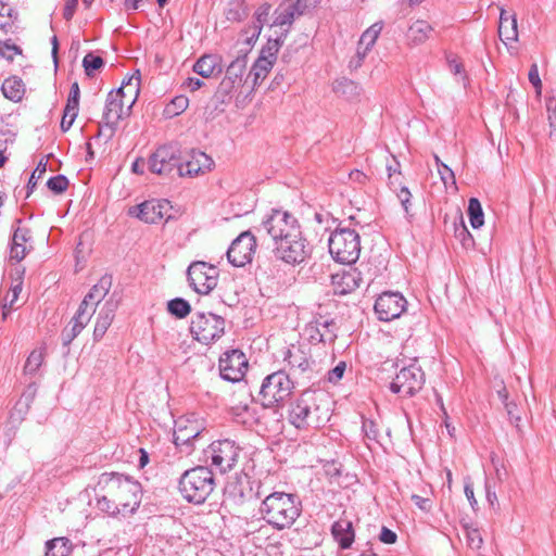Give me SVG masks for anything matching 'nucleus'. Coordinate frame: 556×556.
<instances>
[{"label": "nucleus", "instance_id": "47", "mask_svg": "<svg viewBox=\"0 0 556 556\" xmlns=\"http://www.w3.org/2000/svg\"><path fill=\"white\" fill-rule=\"evenodd\" d=\"M70 181L64 175H56L47 181V187L55 194H61L68 188Z\"/></svg>", "mask_w": 556, "mask_h": 556}, {"label": "nucleus", "instance_id": "61", "mask_svg": "<svg viewBox=\"0 0 556 556\" xmlns=\"http://www.w3.org/2000/svg\"><path fill=\"white\" fill-rule=\"evenodd\" d=\"M79 108V99H70L67 98L66 105L64 108V112L67 116H72V119H75L78 115Z\"/></svg>", "mask_w": 556, "mask_h": 556}, {"label": "nucleus", "instance_id": "35", "mask_svg": "<svg viewBox=\"0 0 556 556\" xmlns=\"http://www.w3.org/2000/svg\"><path fill=\"white\" fill-rule=\"evenodd\" d=\"M167 311L176 318L182 319L191 313V305L182 298H175L167 302Z\"/></svg>", "mask_w": 556, "mask_h": 556}, {"label": "nucleus", "instance_id": "5", "mask_svg": "<svg viewBox=\"0 0 556 556\" xmlns=\"http://www.w3.org/2000/svg\"><path fill=\"white\" fill-rule=\"evenodd\" d=\"M327 395L321 391L305 390L291 404L289 421L298 429L318 428L328 418V408L323 410L321 404Z\"/></svg>", "mask_w": 556, "mask_h": 556}, {"label": "nucleus", "instance_id": "31", "mask_svg": "<svg viewBox=\"0 0 556 556\" xmlns=\"http://www.w3.org/2000/svg\"><path fill=\"white\" fill-rule=\"evenodd\" d=\"M273 65L274 63L270 62V59H266L265 56H258V59L255 61L248 75L249 77H253L254 86L267 76Z\"/></svg>", "mask_w": 556, "mask_h": 556}, {"label": "nucleus", "instance_id": "37", "mask_svg": "<svg viewBox=\"0 0 556 556\" xmlns=\"http://www.w3.org/2000/svg\"><path fill=\"white\" fill-rule=\"evenodd\" d=\"M96 313V308L87 304V301H81L76 314L72 318L71 323H75L83 329L88 325L92 315Z\"/></svg>", "mask_w": 556, "mask_h": 556}, {"label": "nucleus", "instance_id": "45", "mask_svg": "<svg viewBox=\"0 0 556 556\" xmlns=\"http://www.w3.org/2000/svg\"><path fill=\"white\" fill-rule=\"evenodd\" d=\"M22 291V282L16 283L10 289V292L4 298V305L2 309V319L5 320L8 315L10 314L14 302L18 299V295Z\"/></svg>", "mask_w": 556, "mask_h": 556}, {"label": "nucleus", "instance_id": "63", "mask_svg": "<svg viewBox=\"0 0 556 556\" xmlns=\"http://www.w3.org/2000/svg\"><path fill=\"white\" fill-rule=\"evenodd\" d=\"M12 11L13 9L9 4L3 1L0 2V27H4L8 24V21L3 20L11 17Z\"/></svg>", "mask_w": 556, "mask_h": 556}, {"label": "nucleus", "instance_id": "26", "mask_svg": "<svg viewBox=\"0 0 556 556\" xmlns=\"http://www.w3.org/2000/svg\"><path fill=\"white\" fill-rule=\"evenodd\" d=\"M432 30L433 28L428 22L418 20L409 26L407 38L412 43L420 45L429 38Z\"/></svg>", "mask_w": 556, "mask_h": 556}, {"label": "nucleus", "instance_id": "41", "mask_svg": "<svg viewBox=\"0 0 556 556\" xmlns=\"http://www.w3.org/2000/svg\"><path fill=\"white\" fill-rule=\"evenodd\" d=\"M104 65V61L101 56L94 55L89 52L84 56L83 66L87 76L92 77L94 71L100 70Z\"/></svg>", "mask_w": 556, "mask_h": 556}, {"label": "nucleus", "instance_id": "13", "mask_svg": "<svg viewBox=\"0 0 556 556\" xmlns=\"http://www.w3.org/2000/svg\"><path fill=\"white\" fill-rule=\"evenodd\" d=\"M210 453L212 465L220 472L226 473L236 467L241 447L229 439L217 440L211 443Z\"/></svg>", "mask_w": 556, "mask_h": 556}, {"label": "nucleus", "instance_id": "60", "mask_svg": "<svg viewBox=\"0 0 556 556\" xmlns=\"http://www.w3.org/2000/svg\"><path fill=\"white\" fill-rule=\"evenodd\" d=\"M528 77H529V81L532 84V86L540 92L542 83H541V78L539 75V68H538L536 63H533L531 65V67L529 70Z\"/></svg>", "mask_w": 556, "mask_h": 556}, {"label": "nucleus", "instance_id": "2", "mask_svg": "<svg viewBox=\"0 0 556 556\" xmlns=\"http://www.w3.org/2000/svg\"><path fill=\"white\" fill-rule=\"evenodd\" d=\"M140 494L139 482L117 472H103L96 486L97 507L111 516H126L139 507Z\"/></svg>", "mask_w": 556, "mask_h": 556}, {"label": "nucleus", "instance_id": "62", "mask_svg": "<svg viewBox=\"0 0 556 556\" xmlns=\"http://www.w3.org/2000/svg\"><path fill=\"white\" fill-rule=\"evenodd\" d=\"M379 539L382 543L393 544L396 542L397 535L394 531L388 529L387 527H382Z\"/></svg>", "mask_w": 556, "mask_h": 556}, {"label": "nucleus", "instance_id": "57", "mask_svg": "<svg viewBox=\"0 0 556 556\" xmlns=\"http://www.w3.org/2000/svg\"><path fill=\"white\" fill-rule=\"evenodd\" d=\"M410 500L414 504L422 511L428 513L432 508V501L429 497H424L417 494H413Z\"/></svg>", "mask_w": 556, "mask_h": 556}, {"label": "nucleus", "instance_id": "33", "mask_svg": "<svg viewBox=\"0 0 556 556\" xmlns=\"http://www.w3.org/2000/svg\"><path fill=\"white\" fill-rule=\"evenodd\" d=\"M454 235L463 248L469 249L473 247V237L466 227L463 215L460 213H458V223H454Z\"/></svg>", "mask_w": 556, "mask_h": 556}, {"label": "nucleus", "instance_id": "11", "mask_svg": "<svg viewBox=\"0 0 556 556\" xmlns=\"http://www.w3.org/2000/svg\"><path fill=\"white\" fill-rule=\"evenodd\" d=\"M187 278L197 293L207 294L217 286L218 269L208 263L195 261L189 265Z\"/></svg>", "mask_w": 556, "mask_h": 556}, {"label": "nucleus", "instance_id": "58", "mask_svg": "<svg viewBox=\"0 0 556 556\" xmlns=\"http://www.w3.org/2000/svg\"><path fill=\"white\" fill-rule=\"evenodd\" d=\"M397 163L396 167H393L392 165L387 166L389 173V186L392 190H396L397 185L400 186L401 172L397 169Z\"/></svg>", "mask_w": 556, "mask_h": 556}, {"label": "nucleus", "instance_id": "34", "mask_svg": "<svg viewBox=\"0 0 556 556\" xmlns=\"http://www.w3.org/2000/svg\"><path fill=\"white\" fill-rule=\"evenodd\" d=\"M467 213L472 228H480L484 224L482 206L477 198L469 199Z\"/></svg>", "mask_w": 556, "mask_h": 556}, {"label": "nucleus", "instance_id": "43", "mask_svg": "<svg viewBox=\"0 0 556 556\" xmlns=\"http://www.w3.org/2000/svg\"><path fill=\"white\" fill-rule=\"evenodd\" d=\"M283 43V37H279L276 39H268L265 47H263L260 56H265L266 59H270V62L275 63L277 59V53L280 47Z\"/></svg>", "mask_w": 556, "mask_h": 556}, {"label": "nucleus", "instance_id": "15", "mask_svg": "<svg viewBox=\"0 0 556 556\" xmlns=\"http://www.w3.org/2000/svg\"><path fill=\"white\" fill-rule=\"evenodd\" d=\"M256 249V239L250 231L241 232L230 244L227 258L236 267H243L252 261Z\"/></svg>", "mask_w": 556, "mask_h": 556}, {"label": "nucleus", "instance_id": "53", "mask_svg": "<svg viewBox=\"0 0 556 556\" xmlns=\"http://www.w3.org/2000/svg\"><path fill=\"white\" fill-rule=\"evenodd\" d=\"M21 53H22V50L16 45L5 42L2 46H0V56L7 59L9 61H12L14 59L15 54H21Z\"/></svg>", "mask_w": 556, "mask_h": 556}, {"label": "nucleus", "instance_id": "55", "mask_svg": "<svg viewBox=\"0 0 556 556\" xmlns=\"http://www.w3.org/2000/svg\"><path fill=\"white\" fill-rule=\"evenodd\" d=\"M368 51L369 50H366V47L363 48V46L358 45L355 55L349 62V67L351 70H357L361 67Z\"/></svg>", "mask_w": 556, "mask_h": 556}, {"label": "nucleus", "instance_id": "46", "mask_svg": "<svg viewBox=\"0 0 556 556\" xmlns=\"http://www.w3.org/2000/svg\"><path fill=\"white\" fill-rule=\"evenodd\" d=\"M465 538H466L467 545L471 549L477 551V549L481 548V546L483 544V539H482L481 532L478 528L466 526L465 527Z\"/></svg>", "mask_w": 556, "mask_h": 556}, {"label": "nucleus", "instance_id": "6", "mask_svg": "<svg viewBox=\"0 0 556 556\" xmlns=\"http://www.w3.org/2000/svg\"><path fill=\"white\" fill-rule=\"evenodd\" d=\"M179 492L192 504H203L216 486L215 476L206 466L186 470L179 479Z\"/></svg>", "mask_w": 556, "mask_h": 556}, {"label": "nucleus", "instance_id": "25", "mask_svg": "<svg viewBox=\"0 0 556 556\" xmlns=\"http://www.w3.org/2000/svg\"><path fill=\"white\" fill-rule=\"evenodd\" d=\"M274 15L275 18L273 26H288L285 33L281 34V37L286 38L290 26L293 24L295 17L298 16L286 0L276 8Z\"/></svg>", "mask_w": 556, "mask_h": 556}, {"label": "nucleus", "instance_id": "44", "mask_svg": "<svg viewBox=\"0 0 556 556\" xmlns=\"http://www.w3.org/2000/svg\"><path fill=\"white\" fill-rule=\"evenodd\" d=\"M435 164L438 166V172L443 181L444 186L447 188L448 186H456V179L454 172L444 164L438 155H434Z\"/></svg>", "mask_w": 556, "mask_h": 556}, {"label": "nucleus", "instance_id": "28", "mask_svg": "<svg viewBox=\"0 0 556 556\" xmlns=\"http://www.w3.org/2000/svg\"><path fill=\"white\" fill-rule=\"evenodd\" d=\"M248 64L247 52L244 54H239L226 68V78L233 80L237 85L242 84V77L245 72Z\"/></svg>", "mask_w": 556, "mask_h": 556}, {"label": "nucleus", "instance_id": "4", "mask_svg": "<svg viewBox=\"0 0 556 556\" xmlns=\"http://www.w3.org/2000/svg\"><path fill=\"white\" fill-rule=\"evenodd\" d=\"M301 510L302 504L298 496L285 492H274L267 495L260 506L262 518L278 530L291 527Z\"/></svg>", "mask_w": 556, "mask_h": 556}, {"label": "nucleus", "instance_id": "22", "mask_svg": "<svg viewBox=\"0 0 556 556\" xmlns=\"http://www.w3.org/2000/svg\"><path fill=\"white\" fill-rule=\"evenodd\" d=\"M1 91L4 98L12 102H21L25 96L26 87L18 76H10L2 83Z\"/></svg>", "mask_w": 556, "mask_h": 556}, {"label": "nucleus", "instance_id": "59", "mask_svg": "<svg viewBox=\"0 0 556 556\" xmlns=\"http://www.w3.org/2000/svg\"><path fill=\"white\" fill-rule=\"evenodd\" d=\"M26 245L22 243H11L10 256L16 262H21L26 256Z\"/></svg>", "mask_w": 556, "mask_h": 556}, {"label": "nucleus", "instance_id": "24", "mask_svg": "<svg viewBox=\"0 0 556 556\" xmlns=\"http://www.w3.org/2000/svg\"><path fill=\"white\" fill-rule=\"evenodd\" d=\"M193 71L203 78H210L215 73H222L219 58L214 54H204L193 65Z\"/></svg>", "mask_w": 556, "mask_h": 556}, {"label": "nucleus", "instance_id": "20", "mask_svg": "<svg viewBox=\"0 0 556 556\" xmlns=\"http://www.w3.org/2000/svg\"><path fill=\"white\" fill-rule=\"evenodd\" d=\"M117 306H118V299H116V295L113 294L101 307V309L97 316V320H96V325H94V329H93L94 341H100L103 338V336L105 334V332L108 331L109 327L111 326V324L114 319L115 311L117 309Z\"/></svg>", "mask_w": 556, "mask_h": 556}, {"label": "nucleus", "instance_id": "3", "mask_svg": "<svg viewBox=\"0 0 556 556\" xmlns=\"http://www.w3.org/2000/svg\"><path fill=\"white\" fill-rule=\"evenodd\" d=\"M140 77H130L127 81L123 80L122 86L116 90H111L105 100L103 110V125H100L98 136L101 135L103 127L110 129L108 139H111L116 130L118 122L124 115H129V111L139 93Z\"/></svg>", "mask_w": 556, "mask_h": 556}, {"label": "nucleus", "instance_id": "12", "mask_svg": "<svg viewBox=\"0 0 556 556\" xmlns=\"http://www.w3.org/2000/svg\"><path fill=\"white\" fill-rule=\"evenodd\" d=\"M172 211L173 206L168 200L151 199L129 207L128 214L144 223L155 224L163 218L166 220L174 218Z\"/></svg>", "mask_w": 556, "mask_h": 556}, {"label": "nucleus", "instance_id": "36", "mask_svg": "<svg viewBox=\"0 0 556 556\" xmlns=\"http://www.w3.org/2000/svg\"><path fill=\"white\" fill-rule=\"evenodd\" d=\"M239 87L233 80H230L229 78L224 77L223 80L219 83L217 90L215 91L214 99L218 103H227L231 99V94L233 90Z\"/></svg>", "mask_w": 556, "mask_h": 556}, {"label": "nucleus", "instance_id": "49", "mask_svg": "<svg viewBox=\"0 0 556 556\" xmlns=\"http://www.w3.org/2000/svg\"><path fill=\"white\" fill-rule=\"evenodd\" d=\"M47 170V162L42 160H40V162L38 163L36 169L31 173L29 179H28V182H27V189H28V192H27V195H29V193L35 189L36 185H37V180L46 173Z\"/></svg>", "mask_w": 556, "mask_h": 556}, {"label": "nucleus", "instance_id": "39", "mask_svg": "<svg viewBox=\"0 0 556 556\" xmlns=\"http://www.w3.org/2000/svg\"><path fill=\"white\" fill-rule=\"evenodd\" d=\"M271 5L269 3H263L257 8V10L254 13L256 22L253 25V36L258 37L263 25L267 22L268 16L270 14Z\"/></svg>", "mask_w": 556, "mask_h": 556}, {"label": "nucleus", "instance_id": "42", "mask_svg": "<svg viewBox=\"0 0 556 556\" xmlns=\"http://www.w3.org/2000/svg\"><path fill=\"white\" fill-rule=\"evenodd\" d=\"M43 362V353L40 350H34L27 357L24 371L27 375H35Z\"/></svg>", "mask_w": 556, "mask_h": 556}, {"label": "nucleus", "instance_id": "30", "mask_svg": "<svg viewBox=\"0 0 556 556\" xmlns=\"http://www.w3.org/2000/svg\"><path fill=\"white\" fill-rule=\"evenodd\" d=\"M285 361L291 368L298 369L300 372L309 370L314 364V362H311L300 349L294 351L288 350Z\"/></svg>", "mask_w": 556, "mask_h": 556}, {"label": "nucleus", "instance_id": "29", "mask_svg": "<svg viewBox=\"0 0 556 556\" xmlns=\"http://www.w3.org/2000/svg\"><path fill=\"white\" fill-rule=\"evenodd\" d=\"M498 36L503 43L508 47V42L518 40L517 18H502L498 24Z\"/></svg>", "mask_w": 556, "mask_h": 556}, {"label": "nucleus", "instance_id": "10", "mask_svg": "<svg viewBox=\"0 0 556 556\" xmlns=\"http://www.w3.org/2000/svg\"><path fill=\"white\" fill-rule=\"evenodd\" d=\"M424 384L425 372L417 365V362L414 361L396 374L390 383V390L402 397H412L422 389Z\"/></svg>", "mask_w": 556, "mask_h": 556}, {"label": "nucleus", "instance_id": "40", "mask_svg": "<svg viewBox=\"0 0 556 556\" xmlns=\"http://www.w3.org/2000/svg\"><path fill=\"white\" fill-rule=\"evenodd\" d=\"M382 30V23H375L368 29H366L359 39V46L366 47V50H370L375 45L380 31Z\"/></svg>", "mask_w": 556, "mask_h": 556}, {"label": "nucleus", "instance_id": "14", "mask_svg": "<svg viewBox=\"0 0 556 556\" xmlns=\"http://www.w3.org/2000/svg\"><path fill=\"white\" fill-rule=\"evenodd\" d=\"M248 365V358L242 351H226L219 358L220 377L229 382H239L244 377Z\"/></svg>", "mask_w": 556, "mask_h": 556}, {"label": "nucleus", "instance_id": "16", "mask_svg": "<svg viewBox=\"0 0 556 556\" xmlns=\"http://www.w3.org/2000/svg\"><path fill=\"white\" fill-rule=\"evenodd\" d=\"M407 301L400 292H383L375 302V312L382 321L399 318L406 309Z\"/></svg>", "mask_w": 556, "mask_h": 556}, {"label": "nucleus", "instance_id": "27", "mask_svg": "<svg viewBox=\"0 0 556 556\" xmlns=\"http://www.w3.org/2000/svg\"><path fill=\"white\" fill-rule=\"evenodd\" d=\"M72 553V542L65 538H54L46 542V556H68Z\"/></svg>", "mask_w": 556, "mask_h": 556}, {"label": "nucleus", "instance_id": "50", "mask_svg": "<svg viewBox=\"0 0 556 556\" xmlns=\"http://www.w3.org/2000/svg\"><path fill=\"white\" fill-rule=\"evenodd\" d=\"M396 193L397 199L400 200L404 211L406 214L409 213L410 198L412 193L407 187L402 186L400 181V186L397 185L396 190H393Z\"/></svg>", "mask_w": 556, "mask_h": 556}, {"label": "nucleus", "instance_id": "1", "mask_svg": "<svg viewBox=\"0 0 556 556\" xmlns=\"http://www.w3.org/2000/svg\"><path fill=\"white\" fill-rule=\"evenodd\" d=\"M260 230L270 236L275 257L286 264L299 265L312 254V247L298 219L287 211L273 210L262 222Z\"/></svg>", "mask_w": 556, "mask_h": 556}, {"label": "nucleus", "instance_id": "21", "mask_svg": "<svg viewBox=\"0 0 556 556\" xmlns=\"http://www.w3.org/2000/svg\"><path fill=\"white\" fill-rule=\"evenodd\" d=\"M331 534L340 548L348 549L352 546L355 538L353 523L349 519H339L331 526Z\"/></svg>", "mask_w": 556, "mask_h": 556}, {"label": "nucleus", "instance_id": "23", "mask_svg": "<svg viewBox=\"0 0 556 556\" xmlns=\"http://www.w3.org/2000/svg\"><path fill=\"white\" fill-rule=\"evenodd\" d=\"M112 287V276L104 275L88 291L83 301H87L88 305L97 307V305L105 298Z\"/></svg>", "mask_w": 556, "mask_h": 556}, {"label": "nucleus", "instance_id": "48", "mask_svg": "<svg viewBox=\"0 0 556 556\" xmlns=\"http://www.w3.org/2000/svg\"><path fill=\"white\" fill-rule=\"evenodd\" d=\"M299 17L315 7L317 0H286Z\"/></svg>", "mask_w": 556, "mask_h": 556}, {"label": "nucleus", "instance_id": "52", "mask_svg": "<svg viewBox=\"0 0 556 556\" xmlns=\"http://www.w3.org/2000/svg\"><path fill=\"white\" fill-rule=\"evenodd\" d=\"M17 225L22 224V219H16ZM30 239V230L25 227L17 226L13 232L12 242L25 244Z\"/></svg>", "mask_w": 556, "mask_h": 556}, {"label": "nucleus", "instance_id": "19", "mask_svg": "<svg viewBox=\"0 0 556 556\" xmlns=\"http://www.w3.org/2000/svg\"><path fill=\"white\" fill-rule=\"evenodd\" d=\"M362 282V274L357 268L343 269L331 276L334 294L345 295L356 290Z\"/></svg>", "mask_w": 556, "mask_h": 556}, {"label": "nucleus", "instance_id": "38", "mask_svg": "<svg viewBox=\"0 0 556 556\" xmlns=\"http://www.w3.org/2000/svg\"><path fill=\"white\" fill-rule=\"evenodd\" d=\"M188 104L189 100L186 96H177L165 106L164 113L168 117L177 116L185 112Z\"/></svg>", "mask_w": 556, "mask_h": 556}, {"label": "nucleus", "instance_id": "51", "mask_svg": "<svg viewBox=\"0 0 556 556\" xmlns=\"http://www.w3.org/2000/svg\"><path fill=\"white\" fill-rule=\"evenodd\" d=\"M71 327L64 328L62 331V342L64 346H67L81 332L83 328L75 323H70Z\"/></svg>", "mask_w": 556, "mask_h": 556}, {"label": "nucleus", "instance_id": "7", "mask_svg": "<svg viewBox=\"0 0 556 556\" xmlns=\"http://www.w3.org/2000/svg\"><path fill=\"white\" fill-rule=\"evenodd\" d=\"M328 247L336 262L351 265L361 254L359 235L354 229L338 227L331 232Z\"/></svg>", "mask_w": 556, "mask_h": 556}, {"label": "nucleus", "instance_id": "32", "mask_svg": "<svg viewBox=\"0 0 556 556\" xmlns=\"http://www.w3.org/2000/svg\"><path fill=\"white\" fill-rule=\"evenodd\" d=\"M334 325L336 324L332 319L325 320L323 323H317L316 332L318 337L311 334V338L314 340H318V342L332 343L337 338V334L333 331Z\"/></svg>", "mask_w": 556, "mask_h": 556}, {"label": "nucleus", "instance_id": "56", "mask_svg": "<svg viewBox=\"0 0 556 556\" xmlns=\"http://www.w3.org/2000/svg\"><path fill=\"white\" fill-rule=\"evenodd\" d=\"M345 369H346L345 362H340L333 369L329 370L328 381L331 383L339 382L342 379Z\"/></svg>", "mask_w": 556, "mask_h": 556}, {"label": "nucleus", "instance_id": "8", "mask_svg": "<svg viewBox=\"0 0 556 556\" xmlns=\"http://www.w3.org/2000/svg\"><path fill=\"white\" fill-rule=\"evenodd\" d=\"M294 388L289 375L283 370L266 376L258 391V401L263 407H274L283 403Z\"/></svg>", "mask_w": 556, "mask_h": 556}, {"label": "nucleus", "instance_id": "18", "mask_svg": "<svg viewBox=\"0 0 556 556\" xmlns=\"http://www.w3.org/2000/svg\"><path fill=\"white\" fill-rule=\"evenodd\" d=\"M214 165L213 159L202 151L192 150L189 159L179 163L178 175L194 177L211 170Z\"/></svg>", "mask_w": 556, "mask_h": 556}, {"label": "nucleus", "instance_id": "54", "mask_svg": "<svg viewBox=\"0 0 556 556\" xmlns=\"http://www.w3.org/2000/svg\"><path fill=\"white\" fill-rule=\"evenodd\" d=\"M362 429L365 433V435L370 440H377L379 435V429L376 425V422L371 419H364Z\"/></svg>", "mask_w": 556, "mask_h": 556}, {"label": "nucleus", "instance_id": "9", "mask_svg": "<svg viewBox=\"0 0 556 556\" xmlns=\"http://www.w3.org/2000/svg\"><path fill=\"white\" fill-rule=\"evenodd\" d=\"M226 320L211 312H195L191 318L190 332L198 342L210 345L225 333Z\"/></svg>", "mask_w": 556, "mask_h": 556}, {"label": "nucleus", "instance_id": "64", "mask_svg": "<svg viewBox=\"0 0 556 556\" xmlns=\"http://www.w3.org/2000/svg\"><path fill=\"white\" fill-rule=\"evenodd\" d=\"M198 435L199 432H194L193 434L186 437L182 434V431L179 430L174 434V442L176 445L186 444L189 443L190 440L195 439Z\"/></svg>", "mask_w": 556, "mask_h": 556}, {"label": "nucleus", "instance_id": "17", "mask_svg": "<svg viewBox=\"0 0 556 556\" xmlns=\"http://www.w3.org/2000/svg\"><path fill=\"white\" fill-rule=\"evenodd\" d=\"M177 150L172 146H162L149 159V169L157 175H169L179 166Z\"/></svg>", "mask_w": 556, "mask_h": 556}]
</instances>
